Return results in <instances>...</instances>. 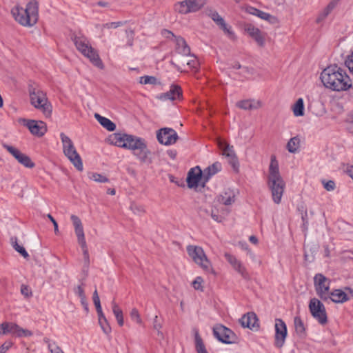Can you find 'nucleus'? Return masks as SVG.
<instances>
[{"instance_id":"f257e3e1","label":"nucleus","mask_w":353,"mask_h":353,"mask_svg":"<svg viewBox=\"0 0 353 353\" xmlns=\"http://www.w3.org/2000/svg\"><path fill=\"white\" fill-rule=\"evenodd\" d=\"M321 79L325 87L333 91H345L352 85L346 70L336 65L325 68L321 74Z\"/></svg>"},{"instance_id":"f03ea898","label":"nucleus","mask_w":353,"mask_h":353,"mask_svg":"<svg viewBox=\"0 0 353 353\" xmlns=\"http://www.w3.org/2000/svg\"><path fill=\"white\" fill-rule=\"evenodd\" d=\"M267 184L271 192L272 201L276 204H280L286 184L281 175L279 163L275 157H271L268 168Z\"/></svg>"},{"instance_id":"7ed1b4c3","label":"nucleus","mask_w":353,"mask_h":353,"mask_svg":"<svg viewBox=\"0 0 353 353\" xmlns=\"http://www.w3.org/2000/svg\"><path fill=\"white\" fill-rule=\"evenodd\" d=\"M17 21L23 26H33L38 21V3L35 1L29 2L26 8L15 6L11 10Z\"/></svg>"},{"instance_id":"20e7f679","label":"nucleus","mask_w":353,"mask_h":353,"mask_svg":"<svg viewBox=\"0 0 353 353\" xmlns=\"http://www.w3.org/2000/svg\"><path fill=\"white\" fill-rule=\"evenodd\" d=\"M71 39L79 52L89 59L95 66L103 68V63L97 51L92 47L89 39L85 36L81 34H73Z\"/></svg>"},{"instance_id":"39448f33","label":"nucleus","mask_w":353,"mask_h":353,"mask_svg":"<svg viewBox=\"0 0 353 353\" xmlns=\"http://www.w3.org/2000/svg\"><path fill=\"white\" fill-rule=\"evenodd\" d=\"M29 93L31 104L41 111L46 117H50L52 105L48 101L46 93L40 89L33 87L29 89Z\"/></svg>"},{"instance_id":"423d86ee","label":"nucleus","mask_w":353,"mask_h":353,"mask_svg":"<svg viewBox=\"0 0 353 353\" xmlns=\"http://www.w3.org/2000/svg\"><path fill=\"white\" fill-rule=\"evenodd\" d=\"M60 137L63 144V154L79 171H82L83 169L82 159L77 152L72 141L63 132L60 134Z\"/></svg>"},{"instance_id":"0eeeda50","label":"nucleus","mask_w":353,"mask_h":353,"mask_svg":"<svg viewBox=\"0 0 353 353\" xmlns=\"http://www.w3.org/2000/svg\"><path fill=\"white\" fill-rule=\"evenodd\" d=\"M187 252L188 255L203 271L207 273L215 274L210 261L201 247L190 245L187 247Z\"/></svg>"},{"instance_id":"6e6552de","label":"nucleus","mask_w":353,"mask_h":353,"mask_svg":"<svg viewBox=\"0 0 353 353\" xmlns=\"http://www.w3.org/2000/svg\"><path fill=\"white\" fill-rule=\"evenodd\" d=\"M205 3V0H184L176 3L174 8L176 12L185 14L197 12L204 6Z\"/></svg>"},{"instance_id":"1a4fd4ad","label":"nucleus","mask_w":353,"mask_h":353,"mask_svg":"<svg viewBox=\"0 0 353 353\" xmlns=\"http://www.w3.org/2000/svg\"><path fill=\"white\" fill-rule=\"evenodd\" d=\"M309 310L312 316L321 325L327 322V316L324 305L316 298H312L309 303Z\"/></svg>"},{"instance_id":"9d476101","label":"nucleus","mask_w":353,"mask_h":353,"mask_svg":"<svg viewBox=\"0 0 353 353\" xmlns=\"http://www.w3.org/2000/svg\"><path fill=\"white\" fill-rule=\"evenodd\" d=\"M213 334L219 341L226 344L234 343L238 339L230 329L220 324L213 327Z\"/></svg>"},{"instance_id":"9b49d317","label":"nucleus","mask_w":353,"mask_h":353,"mask_svg":"<svg viewBox=\"0 0 353 353\" xmlns=\"http://www.w3.org/2000/svg\"><path fill=\"white\" fill-rule=\"evenodd\" d=\"M314 282L319 296L323 300L328 299L330 281L322 274H316L314 277Z\"/></svg>"},{"instance_id":"f8f14e48","label":"nucleus","mask_w":353,"mask_h":353,"mask_svg":"<svg viewBox=\"0 0 353 353\" xmlns=\"http://www.w3.org/2000/svg\"><path fill=\"white\" fill-rule=\"evenodd\" d=\"M14 334L17 336H30L32 332L28 330L19 327L17 324L12 322H3L0 324V335Z\"/></svg>"},{"instance_id":"ddd939ff","label":"nucleus","mask_w":353,"mask_h":353,"mask_svg":"<svg viewBox=\"0 0 353 353\" xmlns=\"http://www.w3.org/2000/svg\"><path fill=\"white\" fill-rule=\"evenodd\" d=\"M219 148L222 150V154L228 159L229 163L234 170L239 167V162L232 145L223 140H218Z\"/></svg>"},{"instance_id":"4468645a","label":"nucleus","mask_w":353,"mask_h":353,"mask_svg":"<svg viewBox=\"0 0 353 353\" xmlns=\"http://www.w3.org/2000/svg\"><path fill=\"white\" fill-rule=\"evenodd\" d=\"M157 138L160 143L169 145L175 143L179 137L174 130L165 128L157 132Z\"/></svg>"},{"instance_id":"2eb2a0df","label":"nucleus","mask_w":353,"mask_h":353,"mask_svg":"<svg viewBox=\"0 0 353 353\" xmlns=\"http://www.w3.org/2000/svg\"><path fill=\"white\" fill-rule=\"evenodd\" d=\"M287 336V327L285 322L281 319H276L275 323V345L281 347Z\"/></svg>"},{"instance_id":"dca6fc26","label":"nucleus","mask_w":353,"mask_h":353,"mask_svg":"<svg viewBox=\"0 0 353 353\" xmlns=\"http://www.w3.org/2000/svg\"><path fill=\"white\" fill-rule=\"evenodd\" d=\"M224 256L232 268L241 274L243 278L248 279L249 277V274L245 267L235 256L230 253H225Z\"/></svg>"},{"instance_id":"f3484780","label":"nucleus","mask_w":353,"mask_h":353,"mask_svg":"<svg viewBox=\"0 0 353 353\" xmlns=\"http://www.w3.org/2000/svg\"><path fill=\"white\" fill-rule=\"evenodd\" d=\"M208 15L216 23L217 26L220 27L223 31L228 35L230 38H233L234 37V34L231 29L230 26H228L225 23L223 17H221L219 13L212 10H209L207 11Z\"/></svg>"},{"instance_id":"a211bd4d","label":"nucleus","mask_w":353,"mask_h":353,"mask_svg":"<svg viewBox=\"0 0 353 353\" xmlns=\"http://www.w3.org/2000/svg\"><path fill=\"white\" fill-rule=\"evenodd\" d=\"M24 124L32 134L38 137L43 136L47 131L46 123L41 121L24 120Z\"/></svg>"},{"instance_id":"6ab92c4d","label":"nucleus","mask_w":353,"mask_h":353,"mask_svg":"<svg viewBox=\"0 0 353 353\" xmlns=\"http://www.w3.org/2000/svg\"><path fill=\"white\" fill-rule=\"evenodd\" d=\"M201 179L203 180V172L199 166L191 168L188 173L187 183L190 188H196Z\"/></svg>"},{"instance_id":"aec40b11","label":"nucleus","mask_w":353,"mask_h":353,"mask_svg":"<svg viewBox=\"0 0 353 353\" xmlns=\"http://www.w3.org/2000/svg\"><path fill=\"white\" fill-rule=\"evenodd\" d=\"M133 154L141 162L150 163L152 162L150 154V152L147 148V145L144 139L138 145V148L132 151Z\"/></svg>"},{"instance_id":"412c9836","label":"nucleus","mask_w":353,"mask_h":353,"mask_svg":"<svg viewBox=\"0 0 353 353\" xmlns=\"http://www.w3.org/2000/svg\"><path fill=\"white\" fill-rule=\"evenodd\" d=\"M245 31L257 43V44L263 47L265 45V38L261 31L254 26L250 23L245 24L244 26Z\"/></svg>"},{"instance_id":"4be33fe9","label":"nucleus","mask_w":353,"mask_h":353,"mask_svg":"<svg viewBox=\"0 0 353 353\" xmlns=\"http://www.w3.org/2000/svg\"><path fill=\"white\" fill-rule=\"evenodd\" d=\"M349 293H345L341 289H336L330 293L331 300L336 303H343L353 298V290L349 288H346Z\"/></svg>"},{"instance_id":"5701e85b","label":"nucleus","mask_w":353,"mask_h":353,"mask_svg":"<svg viewBox=\"0 0 353 353\" xmlns=\"http://www.w3.org/2000/svg\"><path fill=\"white\" fill-rule=\"evenodd\" d=\"M182 96V90L180 86L172 85L169 91L165 93H162L157 96V99L161 101H174L179 99Z\"/></svg>"},{"instance_id":"b1692460","label":"nucleus","mask_w":353,"mask_h":353,"mask_svg":"<svg viewBox=\"0 0 353 353\" xmlns=\"http://www.w3.org/2000/svg\"><path fill=\"white\" fill-rule=\"evenodd\" d=\"M239 322L243 327H248L250 330H257L259 327L258 319L254 312H248L244 314L240 319Z\"/></svg>"},{"instance_id":"393cba45","label":"nucleus","mask_w":353,"mask_h":353,"mask_svg":"<svg viewBox=\"0 0 353 353\" xmlns=\"http://www.w3.org/2000/svg\"><path fill=\"white\" fill-rule=\"evenodd\" d=\"M236 198V192L230 188L225 189L223 192H221L217 196V201L225 205H230L235 202Z\"/></svg>"},{"instance_id":"a878e982","label":"nucleus","mask_w":353,"mask_h":353,"mask_svg":"<svg viewBox=\"0 0 353 353\" xmlns=\"http://www.w3.org/2000/svg\"><path fill=\"white\" fill-rule=\"evenodd\" d=\"M70 219L74 227V233L77 239V242L85 240L83 227L80 218L77 215L72 214L70 216Z\"/></svg>"},{"instance_id":"bb28decb","label":"nucleus","mask_w":353,"mask_h":353,"mask_svg":"<svg viewBox=\"0 0 353 353\" xmlns=\"http://www.w3.org/2000/svg\"><path fill=\"white\" fill-rule=\"evenodd\" d=\"M249 14L258 17L259 18L268 21L271 24H275L278 22L276 17L269 13L265 12L254 7H249L247 9Z\"/></svg>"},{"instance_id":"cd10ccee","label":"nucleus","mask_w":353,"mask_h":353,"mask_svg":"<svg viewBox=\"0 0 353 353\" xmlns=\"http://www.w3.org/2000/svg\"><path fill=\"white\" fill-rule=\"evenodd\" d=\"M236 105L245 110H252L260 108L262 106V103L259 100L246 99L238 101Z\"/></svg>"},{"instance_id":"c85d7f7f","label":"nucleus","mask_w":353,"mask_h":353,"mask_svg":"<svg viewBox=\"0 0 353 353\" xmlns=\"http://www.w3.org/2000/svg\"><path fill=\"white\" fill-rule=\"evenodd\" d=\"M143 139L132 134H126L125 142L123 144V148L130 150L132 151L138 148V145Z\"/></svg>"},{"instance_id":"c756f323","label":"nucleus","mask_w":353,"mask_h":353,"mask_svg":"<svg viewBox=\"0 0 353 353\" xmlns=\"http://www.w3.org/2000/svg\"><path fill=\"white\" fill-rule=\"evenodd\" d=\"M222 169L221 163L216 161L208 166L204 170L203 172V182H207L212 176L217 174Z\"/></svg>"},{"instance_id":"7c9ffc66","label":"nucleus","mask_w":353,"mask_h":353,"mask_svg":"<svg viewBox=\"0 0 353 353\" xmlns=\"http://www.w3.org/2000/svg\"><path fill=\"white\" fill-rule=\"evenodd\" d=\"M339 0H332L327 6L319 12L316 21L319 23L324 21L326 17L332 12V11L336 7Z\"/></svg>"},{"instance_id":"2f4dec72","label":"nucleus","mask_w":353,"mask_h":353,"mask_svg":"<svg viewBox=\"0 0 353 353\" xmlns=\"http://www.w3.org/2000/svg\"><path fill=\"white\" fill-rule=\"evenodd\" d=\"M176 43V51L183 55V56H188L190 54V48L188 46L185 39L181 37H178L175 38Z\"/></svg>"},{"instance_id":"473e14b6","label":"nucleus","mask_w":353,"mask_h":353,"mask_svg":"<svg viewBox=\"0 0 353 353\" xmlns=\"http://www.w3.org/2000/svg\"><path fill=\"white\" fill-rule=\"evenodd\" d=\"M126 134L125 133H114L108 137V141L113 145L123 148Z\"/></svg>"},{"instance_id":"72a5a7b5","label":"nucleus","mask_w":353,"mask_h":353,"mask_svg":"<svg viewBox=\"0 0 353 353\" xmlns=\"http://www.w3.org/2000/svg\"><path fill=\"white\" fill-rule=\"evenodd\" d=\"M94 118L106 130L109 131H114L115 130L116 125L109 119L102 117L98 113H95Z\"/></svg>"},{"instance_id":"f704fd0d","label":"nucleus","mask_w":353,"mask_h":353,"mask_svg":"<svg viewBox=\"0 0 353 353\" xmlns=\"http://www.w3.org/2000/svg\"><path fill=\"white\" fill-rule=\"evenodd\" d=\"M194 335V342H195V349L197 353H208L205 345L203 343V339L199 335V331L197 329L193 330Z\"/></svg>"},{"instance_id":"c9c22d12","label":"nucleus","mask_w":353,"mask_h":353,"mask_svg":"<svg viewBox=\"0 0 353 353\" xmlns=\"http://www.w3.org/2000/svg\"><path fill=\"white\" fill-rule=\"evenodd\" d=\"M112 308L113 314H114L115 318L118 322V324L120 326H123L124 323L123 312L121 309L119 307V305L117 304V303L114 301V300L112 301Z\"/></svg>"},{"instance_id":"e433bc0d","label":"nucleus","mask_w":353,"mask_h":353,"mask_svg":"<svg viewBox=\"0 0 353 353\" xmlns=\"http://www.w3.org/2000/svg\"><path fill=\"white\" fill-rule=\"evenodd\" d=\"M10 243L13 248L25 259H28L29 254L23 245L18 243V239L14 236L10 239Z\"/></svg>"},{"instance_id":"4c0bfd02","label":"nucleus","mask_w":353,"mask_h":353,"mask_svg":"<svg viewBox=\"0 0 353 353\" xmlns=\"http://www.w3.org/2000/svg\"><path fill=\"white\" fill-rule=\"evenodd\" d=\"M292 111L295 117H302L304 115V103L302 98L297 99L292 106Z\"/></svg>"},{"instance_id":"58836bf2","label":"nucleus","mask_w":353,"mask_h":353,"mask_svg":"<svg viewBox=\"0 0 353 353\" xmlns=\"http://www.w3.org/2000/svg\"><path fill=\"white\" fill-rule=\"evenodd\" d=\"M300 146V139L297 137H292L287 143V149L290 153H296Z\"/></svg>"},{"instance_id":"ea45409f","label":"nucleus","mask_w":353,"mask_h":353,"mask_svg":"<svg viewBox=\"0 0 353 353\" xmlns=\"http://www.w3.org/2000/svg\"><path fill=\"white\" fill-rule=\"evenodd\" d=\"M228 214V212L225 210H223L221 211V213L219 214V211L218 209H216V207H213L211 210H210V216L212 217V219H214L215 221H217V222H221L222 221V220L223 219V217L225 215Z\"/></svg>"},{"instance_id":"a19ab883","label":"nucleus","mask_w":353,"mask_h":353,"mask_svg":"<svg viewBox=\"0 0 353 353\" xmlns=\"http://www.w3.org/2000/svg\"><path fill=\"white\" fill-rule=\"evenodd\" d=\"M78 243L79 244V245L82 250V252H83L84 265L86 267H88L89 264H90V256H89V253H88V249L86 241L83 240V241H78Z\"/></svg>"},{"instance_id":"79ce46f5","label":"nucleus","mask_w":353,"mask_h":353,"mask_svg":"<svg viewBox=\"0 0 353 353\" xmlns=\"http://www.w3.org/2000/svg\"><path fill=\"white\" fill-rule=\"evenodd\" d=\"M294 328L296 334L303 336L305 334V328L303 321L299 316H295L294 319Z\"/></svg>"},{"instance_id":"37998d69","label":"nucleus","mask_w":353,"mask_h":353,"mask_svg":"<svg viewBox=\"0 0 353 353\" xmlns=\"http://www.w3.org/2000/svg\"><path fill=\"white\" fill-rule=\"evenodd\" d=\"M99 324L105 334H108L111 332V327L108 322L105 315L98 316Z\"/></svg>"},{"instance_id":"c03bdc74","label":"nucleus","mask_w":353,"mask_h":353,"mask_svg":"<svg viewBox=\"0 0 353 353\" xmlns=\"http://www.w3.org/2000/svg\"><path fill=\"white\" fill-rule=\"evenodd\" d=\"M17 161L26 168H32L34 167V163L31 161L30 158L23 153L20 155Z\"/></svg>"},{"instance_id":"a18cd8bd","label":"nucleus","mask_w":353,"mask_h":353,"mask_svg":"<svg viewBox=\"0 0 353 353\" xmlns=\"http://www.w3.org/2000/svg\"><path fill=\"white\" fill-rule=\"evenodd\" d=\"M88 177L90 179L99 183H106L109 181L106 176L95 172L90 173Z\"/></svg>"},{"instance_id":"49530a36","label":"nucleus","mask_w":353,"mask_h":353,"mask_svg":"<svg viewBox=\"0 0 353 353\" xmlns=\"http://www.w3.org/2000/svg\"><path fill=\"white\" fill-rule=\"evenodd\" d=\"M188 57H189V59L184 60L183 61V63H185L186 65L190 68L197 69L199 67V65L197 59L194 55H191V54L188 55Z\"/></svg>"},{"instance_id":"de8ad7c7","label":"nucleus","mask_w":353,"mask_h":353,"mask_svg":"<svg viewBox=\"0 0 353 353\" xmlns=\"http://www.w3.org/2000/svg\"><path fill=\"white\" fill-rule=\"evenodd\" d=\"M162 327V323L159 320L158 316L156 315L153 320V328L157 330L158 336L162 339L164 338L163 332L161 331Z\"/></svg>"},{"instance_id":"09e8293b","label":"nucleus","mask_w":353,"mask_h":353,"mask_svg":"<svg viewBox=\"0 0 353 353\" xmlns=\"http://www.w3.org/2000/svg\"><path fill=\"white\" fill-rule=\"evenodd\" d=\"M3 148H6L17 160L20 157V155L22 154L18 149L8 145L7 144L3 145Z\"/></svg>"},{"instance_id":"8fccbe9b","label":"nucleus","mask_w":353,"mask_h":353,"mask_svg":"<svg viewBox=\"0 0 353 353\" xmlns=\"http://www.w3.org/2000/svg\"><path fill=\"white\" fill-rule=\"evenodd\" d=\"M157 79L153 76H143L140 77L139 83L141 84H156Z\"/></svg>"},{"instance_id":"3c124183","label":"nucleus","mask_w":353,"mask_h":353,"mask_svg":"<svg viewBox=\"0 0 353 353\" xmlns=\"http://www.w3.org/2000/svg\"><path fill=\"white\" fill-rule=\"evenodd\" d=\"M130 317L132 321H135L137 324H142V320L141 319L139 311L136 308H133L130 312Z\"/></svg>"},{"instance_id":"603ef678","label":"nucleus","mask_w":353,"mask_h":353,"mask_svg":"<svg viewBox=\"0 0 353 353\" xmlns=\"http://www.w3.org/2000/svg\"><path fill=\"white\" fill-rule=\"evenodd\" d=\"M130 210L133 212L134 214L138 215H140L145 212L144 208L142 205H138L134 203H132L130 205Z\"/></svg>"},{"instance_id":"864d4df0","label":"nucleus","mask_w":353,"mask_h":353,"mask_svg":"<svg viewBox=\"0 0 353 353\" xmlns=\"http://www.w3.org/2000/svg\"><path fill=\"white\" fill-rule=\"evenodd\" d=\"M203 283V279L201 276H197L192 282V286L196 290L203 291V288L202 285Z\"/></svg>"},{"instance_id":"5fc2aeb1","label":"nucleus","mask_w":353,"mask_h":353,"mask_svg":"<svg viewBox=\"0 0 353 353\" xmlns=\"http://www.w3.org/2000/svg\"><path fill=\"white\" fill-rule=\"evenodd\" d=\"M123 25V23L121 21L106 23L103 24L101 26V29L103 30L104 28H108V29L117 28Z\"/></svg>"},{"instance_id":"6e6d98bb","label":"nucleus","mask_w":353,"mask_h":353,"mask_svg":"<svg viewBox=\"0 0 353 353\" xmlns=\"http://www.w3.org/2000/svg\"><path fill=\"white\" fill-rule=\"evenodd\" d=\"M322 183L327 191H333L335 189V183L332 180L328 181H322Z\"/></svg>"},{"instance_id":"4d7b16f0","label":"nucleus","mask_w":353,"mask_h":353,"mask_svg":"<svg viewBox=\"0 0 353 353\" xmlns=\"http://www.w3.org/2000/svg\"><path fill=\"white\" fill-rule=\"evenodd\" d=\"M74 292L79 298L85 296L83 287L80 285L74 288Z\"/></svg>"},{"instance_id":"13d9d810","label":"nucleus","mask_w":353,"mask_h":353,"mask_svg":"<svg viewBox=\"0 0 353 353\" xmlns=\"http://www.w3.org/2000/svg\"><path fill=\"white\" fill-rule=\"evenodd\" d=\"M49 350L51 353H64L56 343L54 344L49 345Z\"/></svg>"},{"instance_id":"bf43d9fd","label":"nucleus","mask_w":353,"mask_h":353,"mask_svg":"<svg viewBox=\"0 0 353 353\" xmlns=\"http://www.w3.org/2000/svg\"><path fill=\"white\" fill-rule=\"evenodd\" d=\"M199 216L205 219L210 215V210L204 207H201L199 210Z\"/></svg>"},{"instance_id":"052dcab7","label":"nucleus","mask_w":353,"mask_h":353,"mask_svg":"<svg viewBox=\"0 0 353 353\" xmlns=\"http://www.w3.org/2000/svg\"><path fill=\"white\" fill-rule=\"evenodd\" d=\"M21 292L26 297H30L32 296V292L27 285H22L21 287Z\"/></svg>"},{"instance_id":"680f3d73","label":"nucleus","mask_w":353,"mask_h":353,"mask_svg":"<svg viewBox=\"0 0 353 353\" xmlns=\"http://www.w3.org/2000/svg\"><path fill=\"white\" fill-rule=\"evenodd\" d=\"M47 216L50 220V221L52 223H54V232H55V234H58L59 231V228H58L57 222L56 221V220L53 218V216L50 214H48L47 215Z\"/></svg>"},{"instance_id":"e2e57ef3","label":"nucleus","mask_w":353,"mask_h":353,"mask_svg":"<svg viewBox=\"0 0 353 353\" xmlns=\"http://www.w3.org/2000/svg\"><path fill=\"white\" fill-rule=\"evenodd\" d=\"M162 34L168 39L174 38L175 39V38L176 37L172 32L168 30H163L162 31Z\"/></svg>"},{"instance_id":"0e129e2a","label":"nucleus","mask_w":353,"mask_h":353,"mask_svg":"<svg viewBox=\"0 0 353 353\" xmlns=\"http://www.w3.org/2000/svg\"><path fill=\"white\" fill-rule=\"evenodd\" d=\"M94 305H95V307H96V310H97V312L98 316L104 315V314H103V312L102 311V308H101V302L94 303Z\"/></svg>"},{"instance_id":"69168bd1","label":"nucleus","mask_w":353,"mask_h":353,"mask_svg":"<svg viewBox=\"0 0 353 353\" xmlns=\"http://www.w3.org/2000/svg\"><path fill=\"white\" fill-rule=\"evenodd\" d=\"M10 345L4 343L0 347V353H6L10 348Z\"/></svg>"},{"instance_id":"338daca9","label":"nucleus","mask_w":353,"mask_h":353,"mask_svg":"<svg viewBox=\"0 0 353 353\" xmlns=\"http://www.w3.org/2000/svg\"><path fill=\"white\" fill-rule=\"evenodd\" d=\"M92 299H93L94 304L96 303L100 302V299H99V296L98 295V292H97V290H95L94 291V292H93Z\"/></svg>"},{"instance_id":"774afa93","label":"nucleus","mask_w":353,"mask_h":353,"mask_svg":"<svg viewBox=\"0 0 353 353\" xmlns=\"http://www.w3.org/2000/svg\"><path fill=\"white\" fill-rule=\"evenodd\" d=\"M249 240L253 244H257L258 243V239L255 236H250Z\"/></svg>"}]
</instances>
